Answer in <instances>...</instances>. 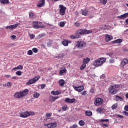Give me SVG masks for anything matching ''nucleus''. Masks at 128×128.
<instances>
[{"instance_id":"obj_1","label":"nucleus","mask_w":128,"mask_h":128,"mask_svg":"<svg viewBox=\"0 0 128 128\" xmlns=\"http://www.w3.org/2000/svg\"><path fill=\"white\" fill-rule=\"evenodd\" d=\"M28 94V89H25L22 92H16L14 96L15 98H22L24 96H26Z\"/></svg>"},{"instance_id":"obj_64","label":"nucleus","mask_w":128,"mask_h":128,"mask_svg":"<svg viewBox=\"0 0 128 128\" xmlns=\"http://www.w3.org/2000/svg\"><path fill=\"white\" fill-rule=\"evenodd\" d=\"M5 78H10V75L5 74Z\"/></svg>"},{"instance_id":"obj_23","label":"nucleus","mask_w":128,"mask_h":128,"mask_svg":"<svg viewBox=\"0 0 128 128\" xmlns=\"http://www.w3.org/2000/svg\"><path fill=\"white\" fill-rule=\"evenodd\" d=\"M90 62V58H84L83 60V64H88Z\"/></svg>"},{"instance_id":"obj_60","label":"nucleus","mask_w":128,"mask_h":128,"mask_svg":"<svg viewBox=\"0 0 128 128\" xmlns=\"http://www.w3.org/2000/svg\"><path fill=\"white\" fill-rule=\"evenodd\" d=\"M115 86V89H116V88H120V84H116V85H115V86Z\"/></svg>"},{"instance_id":"obj_16","label":"nucleus","mask_w":128,"mask_h":128,"mask_svg":"<svg viewBox=\"0 0 128 128\" xmlns=\"http://www.w3.org/2000/svg\"><path fill=\"white\" fill-rule=\"evenodd\" d=\"M62 94V91L60 90H56V91H52L51 94H53V96H58V94Z\"/></svg>"},{"instance_id":"obj_39","label":"nucleus","mask_w":128,"mask_h":128,"mask_svg":"<svg viewBox=\"0 0 128 128\" xmlns=\"http://www.w3.org/2000/svg\"><path fill=\"white\" fill-rule=\"evenodd\" d=\"M57 126L56 122H54V123H51L52 128H54Z\"/></svg>"},{"instance_id":"obj_9","label":"nucleus","mask_w":128,"mask_h":128,"mask_svg":"<svg viewBox=\"0 0 128 128\" xmlns=\"http://www.w3.org/2000/svg\"><path fill=\"white\" fill-rule=\"evenodd\" d=\"M73 88H74V90H76V92H82V90H84V86H73Z\"/></svg>"},{"instance_id":"obj_6","label":"nucleus","mask_w":128,"mask_h":128,"mask_svg":"<svg viewBox=\"0 0 128 128\" xmlns=\"http://www.w3.org/2000/svg\"><path fill=\"white\" fill-rule=\"evenodd\" d=\"M102 102H104V100L102 98H96L94 101V104L96 106H100V104H102Z\"/></svg>"},{"instance_id":"obj_3","label":"nucleus","mask_w":128,"mask_h":128,"mask_svg":"<svg viewBox=\"0 0 128 128\" xmlns=\"http://www.w3.org/2000/svg\"><path fill=\"white\" fill-rule=\"evenodd\" d=\"M92 30H86L84 29L79 30L76 32V34L78 36H82V34H92Z\"/></svg>"},{"instance_id":"obj_43","label":"nucleus","mask_w":128,"mask_h":128,"mask_svg":"<svg viewBox=\"0 0 128 128\" xmlns=\"http://www.w3.org/2000/svg\"><path fill=\"white\" fill-rule=\"evenodd\" d=\"M17 70H22L24 68V66L22 65H19L18 66H16Z\"/></svg>"},{"instance_id":"obj_2","label":"nucleus","mask_w":128,"mask_h":128,"mask_svg":"<svg viewBox=\"0 0 128 128\" xmlns=\"http://www.w3.org/2000/svg\"><path fill=\"white\" fill-rule=\"evenodd\" d=\"M106 58H99L94 61L93 64L94 66L98 68V66H100L102 65L103 64H104V62H106Z\"/></svg>"},{"instance_id":"obj_20","label":"nucleus","mask_w":128,"mask_h":128,"mask_svg":"<svg viewBox=\"0 0 128 128\" xmlns=\"http://www.w3.org/2000/svg\"><path fill=\"white\" fill-rule=\"evenodd\" d=\"M128 17V12L120 16H118V18H120V20H122V18H126Z\"/></svg>"},{"instance_id":"obj_27","label":"nucleus","mask_w":128,"mask_h":128,"mask_svg":"<svg viewBox=\"0 0 128 128\" xmlns=\"http://www.w3.org/2000/svg\"><path fill=\"white\" fill-rule=\"evenodd\" d=\"M70 38H80V36L76 34L75 36L71 35Z\"/></svg>"},{"instance_id":"obj_37","label":"nucleus","mask_w":128,"mask_h":128,"mask_svg":"<svg viewBox=\"0 0 128 128\" xmlns=\"http://www.w3.org/2000/svg\"><path fill=\"white\" fill-rule=\"evenodd\" d=\"M65 25L66 23L64 22H60V28H64V26Z\"/></svg>"},{"instance_id":"obj_59","label":"nucleus","mask_w":128,"mask_h":128,"mask_svg":"<svg viewBox=\"0 0 128 128\" xmlns=\"http://www.w3.org/2000/svg\"><path fill=\"white\" fill-rule=\"evenodd\" d=\"M124 34H128V29H127V30H124Z\"/></svg>"},{"instance_id":"obj_34","label":"nucleus","mask_w":128,"mask_h":128,"mask_svg":"<svg viewBox=\"0 0 128 128\" xmlns=\"http://www.w3.org/2000/svg\"><path fill=\"white\" fill-rule=\"evenodd\" d=\"M122 42V39H118L116 40H115L114 42V44H120V42Z\"/></svg>"},{"instance_id":"obj_45","label":"nucleus","mask_w":128,"mask_h":128,"mask_svg":"<svg viewBox=\"0 0 128 128\" xmlns=\"http://www.w3.org/2000/svg\"><path fill=\"white\" fill-rule=\"evenodd\" d=\"M74 26L77 27L80 26V23H79L78 22H76Z\"/></svg>"},{"instance_id":"obj_40","label":"nucleus","mask_w":128,"mask_h":128,"mask_svg":"<svg viewBox=\"0 0 128 128\" xmlns=\"http://www.w3.org/2000/svg\"><path fill=\"white\" fill-rule=\"evenodd\" d=\"M16 76H22V71L18 70V71L16 72Z\"/></svg>"},{"instance_id":"obj_47","label":"nucleus","mask_w":128,"mask_h":128,"mask_svg":"<svg viewBox=\"0 0 128 128\" xmlns=\"http://www.w3.org/2000/svg\"><path fill=\"white\" fill-rule=\"evenodd\" d=\"M32 50H29L28 52V56H32Z\"/></svg>"},{"instance_id":"obj_31","label":"nucleus","mask_w":128,"mask_h":128,"mask_svg":"<svg viewBox=\"0 0 128 128\" xmlns=\"http://www.w3.org/2000/svg\"><path fill=\"white\" fill-rule=\"evenodd\" d=\"M86 68V64L83 63V64L80 67V70H84Z\"/></svg>"},{"instance_id":"obj_33","label":"nucleus","mask_w":128,"mask_h":128,"mask_svg":"<svg viewBox=\"0 0 128 128\" xmlns=\"http://www.w3.org/2000/svg\"><path fill=\"white\" fill-rule=\"evenodd\" d=\"M100 2L102 4L105 5L106 4V2H108V0H100Z\"/></svg>"},{"instance_id":"obj_52","label":"nucleus","mask_w":128,"mask_h":128,"mask_svg":"<svg viewBox=\"0 0 128 128\" xmlns=\"http://www.w3.org/2000/svg\"><path fill=\"white\" fill-rule=\"evenodd\" d=\"M122 114L124 116H128V112H126V111L123 112Z\"/></svg>"},{"instance_id":"obj_49","label":"nucleus","mask_w":128,"mask_h":128,"mask_svg":"<svg viewBox=\"0 0 128 128\" xmlns=\"http://www.w3.org/2000/svg\"><path fill=\"white\" fill-rule=\"evenodd\" d=\"M29 16H30V18H32L34 16V13H32V12H30L29 14Z\"/></svg>"},{"instance_id":"obj_22","label":"nucleus","mask_w":128,"mask_h":128,"mask_svg":"<svg viewBox=\"0 0 128 128\" xmlns=\"http://www.w3.org/2000/svg\"><path fill=\"white\" fill-rule=\"evenodd\" d=\"M65 83H66V82L62 79H61L58 81V84L60 86H64Z\"/></svg>"},{"instance_id":"obj_41","label":"nucleus","mask_w":128,"mask_h":128,"mask_svg":"<svg viewBox=\"0 0 128 128\" xmlns=\"http://www.w3.org/2000/svg\"><path fill=\"white\" fill-rule=\"evenodd\" d=\"M112 110H116V108H118V104H114L112 106Z\"/></svg>"},{"instance_id":"obj_29","label":"nucleus","mask_w":128,"mask_h":128,"mask_svg":"<svg viewBox=\"0 0 128 128\" xmlns=\"http://www.w3.org/2000/svg\"><path fill=\"white\" fill-rule=\"evenodd\" d=\"M0 2L2 4H10L8 0H0Z\"/></svg>"},{"instance_id":"obj_11","label":"nucleus","mask_w":128,"mask_h":128,"mask_svg":"<svg viewBox=\"0 0 128 128\" xmlns=\"http://www.w3.org/2000/svg\"><path fill=\"white\" fill-rule=\"evenodd\" d=\"M20 118H28L30 116V114H28V111H26L24 112H22L20 114Z\"/></svg>"},{"instance_id":"obj_4","label":"nucleus","mask_w":128,"mask_h":128,"mask_svg":"<svg viewBox=\"0 0 128 128\" xmlns=\"http://www.w3.org/2000/svg\"><path fill=\"white\" fill-rule=\"evenodd\" d=\"M40 80V76H36L32 79H30L26 83L27 86H30V84H34L38 80Z\"/></svg>"},{"instance_id":"obj_18","label":"nucleus","mask_w":128,"mask_h":128,"mask_svg":"<svg viewBox=\"0 0 128 128\" xmlns=\"http://www.w3.org/2000/svg\"><path fill=\"white\" fill-rule=\"evenodd\" d=\"M60 96H50L49 98L50 102H54V100H58V98H59Z\"/></svg>"},{"instance_id":"obj_58","label":"nucleus","mask_w":128,"mask_h":128,"mask_svg":"<svg viewBox=\"0 0 128 128\" xmlns=\"http://www.w3.org/2000/svg\"><path fill=\"white\" fill-rule=\"evenodd\" d=\"M46 88V84H42L41 85V88Z\"/></svg>"},{"instance_id":"obj_44","label":"nucleus","mask_w":128,"mask_h":128,"mask_svg":"<svg viewBox=\"0 0 128 128\" xmlns=\"http://www.w3.org/2000/svg\"><path fill=\"white\" fill-rule=\"evenodd\" d=\"M52 114L47 112L46 113V116L48 118H50V116H52Z\"/></svg>"},{"instance_id":"obj_30","label":"nucleus","mask_w":128,"mask_h":128,"mask_svg":"<svg viewBox=\"0 0 128 128\" xmlns=\"http://www.w3.org/2000/svg\"><path fill=\"white\" fill-rule=\"evenodd\" d=\"M34 98H38L40 97V94H39L38 92H35L34 94Z\"/></svg>"},{"instance_id":"obj_56","label":"nucleus","mask_w":128,"mask_h":128,"mask_svg":"<svg viewBox=\"0 0 128 128\" xmlns=\"http://www.w3.org/2000/svg\"><path fill=\"white\" fill-rule=\"evenodd\" d=\"M12 80H18V76H12Z\"/></svg>"},{"instance_id":"obj_7","label":"nucleus","mask_w":128,"mask_h":128,"mask_svg":"<svg viewBox=\"0 0 128 128\" xmlns=\"http://www.w3.org/2000/svg\"><path fill=\"white\" fill-rule=\"evenodd\" d=\"M86 42H84V41H77L76 46L78 48H82L86 46Z\"/></svg>"},{"instance_id":"obj_62","label":"nucleus","mask_w":128,"mask_h":128,"mask_svg":"<svg viewBox=\"0 0 128 128\" xmlns=\"http://www.w3.org/2000/svg\"><path fill=\"white\" fill-rule=\"evenodd\" d=\"M106 78V76L104 74H102L100 76V78Z\"/></svg>"},{"instance_id":"obj_10","label":"nucleus","mask_w":128,"mask_h":128,"mask_svg":"<svg viewBox=\"0 0 128 128\" xmlns=\"http://www.w3.org/2000/svg\"><path fill=\"white\" fill-rule=\"evenodd\" d=\"M19 24H16L14 25H10L9 26H6V30H16V28H18V26Z\"/></svg>"},{"instance_id":"obj_54","label":"nucleus","mask_w":128,"mask_h":128,"mask_svg":"<svg viewBox=\"0 0 128 128\" xmlns=\"http://www.w3.org/2000/svg\"><path fill=\"white\" fill-rule=\"evenodd\" d=\"M102 126H105V128H108V124H106L104 123H102Z\"/></svg>"},{"instance_id":"obj_36","label":"nucleus","mask_w":128,"mask_h":128,"mask_svg":"<svg viewBox=\"0 0 128 128\" xmlns=\"http://www.w3.org/2000/svg\"><path fill=\"white\" fill-rule=\"evenodd\" d=\"M100 122H110V120L108 119H101L100 120Z\"/></svg>"},{"instance_id":"obj_57","label":"nucleus","mask_w":128,"mask_h":128,"mask_svg":"<svg viewBox=\"0 0 128 128\" xmlns=\"http://www.w3.org/2000/svg\"><path fill=\"white\" fill-rule=\"evenodd\" d=\"M124 110H126V112H128V106H124Z\"/></svg>"},{"instance_id":"obj_17","label":"nucleus","mask_w":128,"mask_h":128,"mask_svg":"<svg viewBox=\"0 0 128 128\" xmlns=\"http://www.w3.org/2000/svg\"><path fill=\"white\" fill-rule=\"evenodd\" d=\"M112 39V36L108 35V34H106V41L107 42H110L111 40Z\"/></svg>"},{"instance_id":"obj_12","label":"nucleus","mask_w":128,"mask_h":128,"mask_svg":"<svg viewBox=\"0 0 128 128\" xmlns=\"http://www.w3.org/2000/svg\"><path fill=\"white\" fill-rule=\"evenodd\" d=\"M109 92L111 94H116V86H111L110 88H109Z\"/></svg>"},{"instance_id":"obj_53","label":"nucleus","mask_w":128,"mask_h":128,"mask_svg":"<svg viewBox=\"0 0 128 128\" xmlns=\"http://www.w3.org/2000/svg\"><path fill=\"white\" fill-rule=\"evenodd\" d=\"M118 118H124V116L120 114H117Z\"/></svg>"},{"instance_id":"obj_50","label":"nucleus","mask_w":128,"mask_h":128,"mask_svg":"<svg viewBox=\"0 0 128 128\" xmlns=\"http://www.w3.org/2000/svg\"><path fill=\"white\" fill-rule=\"evenodd\" d=\"M94 90H95L94 88H92L90 89V92L94 94Z\"/></svg>"},{"instance_id":"obj_24","label":"nucleus","mask_w":128,"mask_h":128,"mask_svg":"<svg viewBox=\"0 0 128 128\" xmlns=\"http://www.w3.org/2000/svg\"><path fill=\"white\" fill-rule=\"evenodd\" d=\"M96 112H98L99 114H104V108H99L96 109Z\"/></svg>"},{"instance_id":"obj_46","label":"nucleus","mask_w":128,"mask_h":128,"mask_svg":"<svg viewBox=\"0 0 128 128\" xmlns=\"http://www.w3.org/2000/svg\"><path fill=\"white\" fill-rule=\"evenodd\" d=\"M28 114H29V116H34V114H36L34 112H28Z\"/></svg>"},{"instance_id":"obj_35","label":"nucleus","mask_w":128,"mask_h":128,"mask_svg":"<svg viewBox=\"0 0 128 128\" xmlns=\"http://www.w3.org/2000/svg\"><path fill=\"white\" fill-rule=\"evenodd\" d=\"M78 124L81 126H84V121L82 120H80L79 121Z\"/></svg>"},{"instance_id":"obj_28","label":"nucleus","mask_w":128,"mask_h":128,"mask_svg":"<svg viewBox=\"0 0 128 128\" xmlns=\"http://www.w3.org/2000/svg\"><path fill=\"white\" fill-rule=\"evenodd\" d=\"M62 44L64 46H68V41L67 40H64L62 42Z\"/></svg>"},{"instance_id":"obj_32","label":"nucleus","mask_w":128,"mask_h":128,"mask_svg":"<svg viewBox=\"0 0 128 128\" xmlns=\"http://www.w3.org/2000/svg\"><path fill=\"white\" fill-rule=\"evenodd\" d=\"M52 46V40H49L48 42L47 43V46L50 47Z\"/></svg>"},{"instance_id":"obj_21","label":"nucleus","mask_w":128,"mask_h":128,"mask_svg":"<svg viewBox=\"0 0 128 128\" xmlns=\"http://www.w3.org/2000/svg\"><path fill=\"white\" fill-rule=\"evenodd\" d=\"M64 72H66V68L62 67V68H61V70H60L59 72L60 76H62V74H64Z\"/></svg>"},{"instance_id":"obj_15","label":"nucleus","mask_w":128,"mask_h":128,"mask_svg":"<svg viewBox=\"0 0 128 128\" xmlns=\"http://www.w3.org/2000/svg\"><path fill=\"white\" fill-rule=\"evenodd\" d=\"M128 64V60L127 58H124L122 60V62H121L120 66L122 68H124L126 64Z\"/></svg>"},{"instance_id":"obj_55","label":"nucleus","mask_w":128,"mask_h":128,"mask_svg":"<svg viewBox=\"0 0 128 128\" xmlns=\"http://www.w3.org/2000/svg\"><path fill=\"white\" fill-rule=\"evenodd\" d=\"M48 128H52V123L48 124Z\"/></svg>"},{"instance_id":"obj_8","label":"nucleus","mask_w":128,"mask_h":128,"mask_svg":"<svg viewBox=\"0 0 128 128\" xmlns=\"http://www.w3.org/2000/svg\"><path fill=\"white\" fill-rule=\"evenodd\" d=\"M33 28H46V26H40L38 22H33Z\"/></svg>"},{"instance_id":"obj_13","label":"nucleus","mask_w":128,"mask_h":128,"mask_svg":"<svg viewBox=\"0 0 128 128\" xmlns=\"http://www.w3.org/2000/svg\"><path fill=\"white\" fill-rule=\"evenodd\" d=\"M46 4V0H40L37 4L38 8H42Z\"/></svg>"},{"instance_id":"obj_14","label":"nucleus","mask_w":128,"mask_h":128,"mask_svg":"<svg viewBox=\"0 0 128 128\" xmlns=\"http://www.w3.org/2000/svg\"><path fill=\"white\" fill-rule=\"evenodd\" d=\"M64 102L67 104H73V102H76V99L75 98L70 99L69 98H66L64 100Z\"/></svg>"},{"instance_id":"obj_19","label":"nucleus","mask_w":128,"mask_h":128,"mask_svg":"<svg viewBox=\"0 0 128 128\" xmlns=\"http://www.w3.org/2000/svg\"><path fill=\"white\" fill-rule=\"evenodd\" d=\"M115 100L116 102H122V100H124V98L120 96H115Z\"/></svg>"},{"instance_id":"obj_42","label":"nucleus","mask_w":128,"mask_h":128,"mask_svg":"<svg viewBox=\"0 0 128 128\" xmlns=\"http://www.w3.org/2000/svg\"><path fill=\"white\" fill-rule=\"evenodd\" d=\"M87 94H87V92H86V90H84V91L83 92H82L80 93V94H81L82 96H86Z\"/></svg>"},{"instance_id":"obj_61","label":"nucleus","mask_w":128,"mask_h":128,"mask_svg":"<svg viewBox=\"0 0 128 128\" xmlns=\"http://www.w3.org/2000/svg\"><path fill=\"white\" fill-rule=\"evenodd\" d=\"M11 38H12L13 40H14V38H16V36L14 35H12V36H11Z\"/></svg>"},{"instance_id":"obj_63","label":"nucleus","mask_w":128,"mask_h":128,"mask_svg":"<svg viewBox=\"0 0 128 128\" xmlns=\"http://www.w3.org/2000/svg\"><path fill=\"white\" fill-rule=\"evenodd\" d=\"M10 82H7V86H10Z\"/></svg>"},{"instance_id":"obj_25","label":"nucleus","mask_w":128,"mask_h":128,"mask_svg":"<svg viewBox=\"0 0 128 128\" xmlns=\"http://www.w3.org/2000/svg\"><path fill=\"white\" fill-rule=\"evenodd\" d=\"M82 16H88V10H82Z\"/></svg>"},{"instance_id":"obj_38","label":"nucleus","mask_w":128,"mask_h":128,"mask_svg":"<svg viewBox=\"0 0 128 128\" xmlns=\"http://www.w3.org/2000/svg\"><path fill=\"white\" fill-rule=\"evenodd\" d=\"M62 110H64V112H66V110H68V106L66 105L62 106Z\"/></svg>"},{"instance_id":"obj_5","label":"nucleus","mask_w":128,"mask_h":128,"mask_svg":"<svg viewBox=\"0 0 128 128\" xmlns=\"http://www.w3.org/2000/svg\"><path fill=\"white\" fill-rule=\"evenodd\" d=\"M59 8H60L59 11L60 16H64L66 14V8L62 4L60 5Z\"/></svg>"},{"instance_id":"obj_51","label":"nucleus","mask_w":128,"mask_h":128,"mask_svg":"<svg viewBox=\"0 0 128 128\" xmlns=\"http://www.w3.org/2000/svg\"><path fill=\"white\" fill-rule=\"evenodd\" d=\"M34 34H32L31 35H30V40H34Z\"/></svg>"},{"instance_id":"obj_26","label":"nucleus","mask_w":128,"mask_h":128,"mask_svg":"<svg viewBox=\"0 0 128 128\" xmlns=\"http://www.w3.org/2000/svg\"><path fill=\"white\" fill-rule=\"evenodd\" d=\"M85 114L86 116H92V112L90 111H86Z\"/></svg>"},{"instance_id":"obj_48","label":"nucleus","mask_w":128,"mask_h":128,"mask_svg":"<svg viewBox=\"0 0 128 128\" xmlns=\"http://www.w3.org/2000/svg\"><path fill=\"white\" fill-rule=\"evenodd\" d=\"M32 52H35V53H36V52H38V48H33L32 49Z\"/></svg>"}]
</instances>
